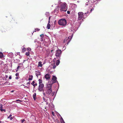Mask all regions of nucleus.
<instances>
[{
	"label": "nucleus",
	"mask_w": 123,
	"mask_h": 123,
	"mask_svg": "<svg viewBox=\"0 0 123 123\" xmlns=\"http://www.w3.org/2000/svg\"><path fill=\"white\" fill-rule=\"evenodd\" d=\"M86 5H88V4L87 3H86Z\"/></svg>",
	"instance_id": "a18cd8bd"
},
{
	"label": "nucleus",
	"mask_w": 123,
	"mask_h": 123,
	"mask_svg": "<svg viewBox=\"0 0 123 123\" xmlns=\"http://www.w3.org/2000/svg\"><path fill=\"white\" fill-rule=\"evenodd\" d=\"M0 110L1 111H3V106L2 105V104L0 105Z\"/></svg>",
	"instance_id": "f3484780"
},
{
	"label": "nucleus",
	"mask_w": 123,
	"mask_h": 123,
	"mask_svg": "<svg viewBox=\"0 0 123 123\" xmlns=\"http://www.w3.org/2000/svg\"><path fill=\"white\" fill-rule=\"evenodd\" d=\"M55 64H54V65H53V66L52 68L53 69H55V68L56 67V66L55 65Z\"/></svg>",
	"instance_id": "5701e85b"
},
{
	"label": "nucleus",
	"mask_w": 123,
	"mask_h": 123,
	"mask_svg": "<svg viewBox=\"0 0 123 123\" xmlns=\"http://www.w3.org/2000/svg\"><path fill=\"white\" fill-rule=\"evenodd\" d=\"M35 83V82L34 81H33L31 83V84L33 86L34 88H35V86L37 85V83Z\"/></svg>",
	"instance_id": "1a4fd4ad"
},
{
	"label": "nucleus",
	"mask_w": 123,
	"mask_h": 123,
	"mask_svg": "<svg viewBox=\"0 0 123 123\" xmlns=\"http://www.w3.org/2000/svg\"><path fill=\"white\" fill-rule=\"evenodd\" d=\"M40 36L41 37V39H42H42L43 37H44V35L43 34H42L41 35H40Z\"/></svg>",
	"instance_id": "412c9836"
},
{
	"label": "nucleus",
	"mask_w": 123,
	"mask_h": 123,
	"mask_svg": "<svg viewBox=\"0 0 123 123\" xmlns=\"http://www.w3.org/2000/svg\"><path fill=\"white\" fill-rule=\"evenodd\" d=\"M19 77H16V78H15V79H18L19 78Z\"/></svg>",
	"instance_id": "f704fd0d"
},
{
	"label": "nucleus",
	"mask_w": 123,
	"mask_h": 123,
	"mask_svg": "<svg viewBox=\"0 0 123 123\" xmlns=\"http://www.w3.org/2000/svg\"><path fill=\"white\" fill-rule=\"evenodd\" d=\"M50 75L48 74H46L45 76V78L47 80H49L50 78Z\"/></svg>",
	"instance_id": "6e6552de"
},
{
	"label": "nucleus",
	"mask_w": 123,
	"mask_h": 123,
	"mask_svg": "<svg viewBox=\"0 0 123 123\" xmlns=\"http://www.w3.org/2000/svg\"><path fill=\"white\" fill-rule=\"evenodd\" d=\"M52 85V84H49L47 85L46 87V93L49 95L52 94V92L51 89Z\"/></svg>",
	"instance_id": "f257e3e1"
},
{
	"label": "nucleus",
	"mask_w": 123,
	"mask_h": 123,
	"mask_svg": "<svg viewBox=\"0 0 123 123\" xmlns=\"http://www.w3.org/2000/svg\"><path fill=\"white\" fill-rule=\"evenodd\" d=\"M36 93H34L33 94V98L35 100H36Z\"/></svg>",
	"instance_id": "9b49d317"
},
{
	"label": "nucleus",
	"mask_w": 123,
	"mask_h": 123,
	"mask_svg": "<svg viewBox=\"0 0 123 123\" xmlns=\"http://www.w3.org/2000/svg\"><path fill=\"white\" fill-rule=\"evenodd\" d=\"M2 122L1 121H0V123H1Z\"/></svg>",
	"instance_id": "de8ad7c7"
},
{
	"label": "nucleus",
	"mask_w": 123,
	"mask_h": 123,
	"mask_svg": "<svg viewBox=\"0 0 123 123\" xmlns=\"http://www.w3.org/2000/svg\"><path fill=\"white\" fill-rule=\"evenodd\" d=\"M12 116V115H11V114H10L9 116L8 117V118H10V117H11Z\"/></svg>",
	"instance_id": "c756f323"
},
{
	"label": "nucleus",
	"mask_w": 123,
	"mask_h": 123,
	"mask_svg": "<svg viewBox=\"0 0 123 123\" xmlns=\"http://www.w3.org/2000/svg\"><path fill=\"white\" fill-rule=\"evenodd\" d=\"M49 23H49V22H48V23L47 24V27L48 29H50V25L49 24Z\"/></svg>",
	"instance_id": "4468645a"
},
{
	"label": "nucleus",
	"mask_w": 123,
	"mask_h": 123,
	"mask_svg": "<svg viewBox=\"0 0 123 123\" xmlns=\"http://www.w3.org/2000/svg\"><path fill=\"white\" fill-rule=\"evenodd\" d=\"M15 75L16 76H19V74L18 73H17L16 74H15Z\"/></svg>",
	"instance_id": "a878e982"
},
{
	"label": "nucleus",
	"mask_w": 123,
	"mask_h": 123,
	"mask_svg": "<svg viewBox=\"0 0 123 123\" xmlns=\"http://www.w3.org/2000/svg\"><path fill=\"white\" fill-rule=\"evenodd\" d=\"M27 84H30V81H29V82L27 83Z\"/></svg>",
	"instance_id": "e433bc0d"
},
{
	"label": "nucleus",
	"mask_w": 123,
	"mask_h": 123,
	"mask_svg": "<svg viewBox=\"0 0 123 123\" xmlns=\"http://www.w3.org/2000/svg\"><path fill=\"white\" fill-rule=\"evenodd\" d=\"M38 81H39V84H42V80L41 79H39L38 80Z\"/></svg>",
	"instance_id": "a211bd4d"
},
{
	"label": "nucleus",
	"mask_w": 123,
	"mask_h": 123,
	"mask_svg": "<svg viewBox=\"0 0 123 123\" xmlns=\"http://www.w3.org/2000/svg\"><path fill=\"white\" fill-rule=\"evenodd\" d=\"M64 123H65L64 122Z\"/></svg>",
	"instance_id": "8fccbe9b"
},
{
	"label": "nucleus",
	"mask_w": 123,
	"mask_h": 123,
	"mask_svg": "<svg viewBox=\"0 0 123 123\" xmlns=\"http://www.w3.org/2000/svg\"><path fill=\"white\" fill-rule=\"evenodd\" d=\"M56 79L57 78L56 76L54 75L53 76V77L52 79V80L53 81L52 83V84H53L56 82L57 81Z\"/></svg>",
	"instance_id": "0eeeda50"
},
{
	"label": "nucleus",
	"mask_w": 123,
	"mask_h": 123,
	"mask_svg": "<svg viewBox=\"0 0 123 123\" xmlns=\"http://www.w3.org/2000/svg\"><path fill=\"white\" fill-rule=\"evenodd\" d=\"M12 78V77H11V76H10L9 77V79H11Z\"/></svg>",
	"instance_id": "c9c22d12"
},
{
	"label": "nucleus",
	"mask_w": 123,
	"mask_h": 123,
	"mask_svg": "<svg viewBox=\"0 0 123 123\" xmlns=\"http://www.w3.org/2000/svg\"><path fill=\"white\" fill-rule=\"evenodd\" d=\"M53 51V49H52L51 50V53H52V52Z\"/></svg>",
	"instance_id": "4c0bfd02"
},
{
	"label": "nucleus",
	"mask_w": 123,
	"mask_h": 123,
	"mask_svg": "<svg viewBox=\"0 0 123 123\" xmlns=\"http://www.w3.org/2000/svg\"><path fill=\"white\" fill-rule=\"evenodd\" d=\"M42 62H38V67H42Z\"/></svg>",
	"instance_id": "ddd939ff"
},
{
	"label": "nucleus",
	"mask_w": 123,
	"mask_h": 123,
	"mask_svg": "<svg viewBox=\"0 0 123 123\" xmlns=\"http://www.w3.org/2000/svg\"><path fill=\"white\" fill-rule=\"evenodd\" d=\"M40 30V29L37 28L35 29V30L34 32H36L37 31H39Z\"/></svg>",
	"instance_id": "4be33fe9"
},
{
	"label": "nucleus",
	"mask_w": 123,
	"mask_h": 123,
	"mask_svg": "<svg viewBox=\"0 0 123 123\" xmlns=\"http://www.w3.org/2000/svg\"><path fill=\"white\" fill-rule=\"evenodd\" d=\"M24 86H25L24 87H27V86H24V85H23Z\"/></svg>",
	"instance_id": "49530a36"
},
{
	"label": "nucleus",
	"mask_w": 123,
	"mask_h": 123,
	"mask_svg": "<svg viewBox=\"0 0 123 123\" xmlns=\"http://www.w3.org/2000/svg\"><path fill=\"white\" fill-rule=\"evenodd\" d=\"M29 78L28 79V80H31L33 78V76L32 75H30L29 76Z\"/></svg>",
	"instance_id": "f8f14e48"
},
{
	"label": "nucleus",
	"mask_w": 123,
	"mask_h": 123,
	"mask_svg": "<svg viewBox=\"0 0 123 123\" xmlns=\"http://www.w3.org/2000/svg\"><path fill=\"white\" fill-rule=\"evenodd\" d=\"M43 94L44 95V97L45 96V94L44 92L43 93Z\"/></svg>",
	"instance_id": "58836bf2"
},
{
	"label": "nucleus",
	"mask_w": 123,
	"mask_h": 123,
	"mask_svg": "<svg viewBox=\"0 0 123 123\" xmlns=\"http://www.w3.org/2000/svg\"><path fill=\"white\" fill-rule=\"evenodd\" d=\"M67 13L68 14H69L70 13V11H68L67 12Z\"/></svg>",
	"instance_id": "473e14b6"
},
{
	"label": "nucleus",
	"mask_w": 123,
	"mask_h": 123,
	"mask_svg": "<svg viewBox=\"0 0 123 123\" xmlns=\"http://www.w3.org/2000/svg\"><path fill=\"white\" fill-rule=\"evenodd\" d=\"M8 83V82H6L5 83V84H7Z\"/></svg>",
	"instance_id": "37998d69"
},
{
	"label": "nucleus",
	"mask_w": 123,
	"mask_h": 123,
	"mask_svg": "<svg viewBox=\"0 0 123 123\" xmlns=\"http://www.w3.org/2000/svg\"><path fill=\"white\" fill-rule=\"evenodd\" d=\"M14 92V91H13V90H12V91H11V92Z\"/></svg>",
	"instance_id": "c03bdc74"
},
{
	"label": "nucleus",
	"mask_w": 123,
	"mask_h": 123,
	"mask_svg": "<svg viewBox=\"0 0 123 123\" xmlns=\"http://www.w3.org/2000/svg\"><path fill=\"white\" fill-rule=\"evenodd\" d=\"M12 117H11L10 118V120H12Z\"/></svg>",
	"instance_id": "ea45409f"
},
{
	"label": "nucleus",
	"mask_w": 123,
	"mask_h": 123,
	"mask_svg": "<svg viewBox=\"0 0 123 123\" xmlns=\"http://www.w3.org/2000/svg\"><path fill=\"white\" fill-rule=\"evenodd\" d=\"M44 85L43 84H39L38 90L40 91H42L43 90Z\"/></svg>",
	"instance_id": "423d86ee"
},
{
	"label": "nucleus",
	"mask_w": 123,
	"mask_h": 123,
	"mask_svg": "<svg viewBox=\"0 0 123 123\" xmlns=\"http://www.w3.org/2000/svg\"><path fill=\"white\" fill-rule=\"evenodd\" d=\"M16 101H20V102H21L22 101V100H21L19 99H17L16 100Z\"/></svg>",
	"instance_id": "393cba45"
},
{
	"label": "nucleus",
	"mask_w": 123,
	"mask_h": 123,
	"mask_svg": "<svg viewBox=\"0 0 123 123\" xmlns=\"http://www.w3.org/2000/svg\"><path fill=\"white\" fill-rule=\"evenodd\" d=\"M26 50V49L25 48H24L22 49V52H24Z\"/></svg>",
	"instance_id": "aec40b11"
},
{
	"label": "nucleus",
	"mask_w": 123,
	"mask_h": 123,
	"mask_svg": "<svg viewBox=\"0 0 123 123\" xmlns=\"http://www.w3.org/2000/svg\"><path fill=\"white\" fill-rule=\"evenodd\" d=\"M58 23L60 25L65 26L67 24L66 20L65 19H62L58 21Z\"/></svg>",
	"instance_id": "7ed1b4c3"
},
{
	"label": "nucleus",
	"mask_w": 123,
	"mask_h": 123,
	"mask_svg": "<svg viewBox=\"0 0 123 123\" xmlns=\"http://www.w3.org/2000/svg\"><path fill=\"white\" fill-rule=\"evenodd\" d=\"M52 115L53 116H54V115H55V114H54V112H53V111H52Z\"/></svg>",
	"instance_id": "2f4dec72"
},
{
	"label": "nucleus",
	"mask_w": 123,
	"mask_h": 123,
	"mask_svg": "<svg viewBox=\"0 0 123 123\" xmlns=\"http://www.w3.org/2000/svg\"><path fill=\"white\" fill-rule=\"evenodd\" d=\"M20 66H18V67H17V70H16V72H17V71L18 70V68H19V67Z\"/></svg>",
	"instance_id": "c85d7f7f"
},
{
	"label": "nucleus",
	"mask_w": 123,
	"mask_h": 123,
	"mask_svg": "<svg viewBox=\"0 0 123 123\" xmlns=\"http://www.w3.org/2000/svg\"><path fill=\"white\" fill-rule=\"evenodd\" d=\"M46 104H48V103H46Z\"/></svg>",
	"instance_id": "09e8293b"
},
{
	"label": "nucleus",
	"mask_w": 123,
	"mask_h": 123,
	"mask_svg": "<svg viewBox=\"0 0 123 123\" xmlns=\"http://www.w3.org/2000/svg\"><path fill=\"white\" fill-rule=\"evenodd\" d=\"M25 121V120L24 119H23L21 121L22 123H23V122H24Z\"/></svg>",
	"instance_id": "cd10ccee"
},
{
	"label": "nucleus",
	"mask_w": 123,
	"mask_h": 123,
	"mask_svg": "<svg viewBox=\"0 0 123 123\" xmlns=\"http://www.w3.org/2000/svg\"><path fill=\"white\" fill-rule=\"evenodd\" d=\"M27 49L28 50L30 51L31 50V49L30 48H28Z\"/></svg>",
	"instance_id": "7c9ffc66"
},
{
	"label": "nucleus",
	"mask_w": 123,
	"mask_h": 123,
	"mask_svg": "<svg viewBox=\"0 0 123 123\" xmlns=\"http://www.w3.org/2000/svg\"><path fill=\"white\" fill-rule=\"evenodd\" d=\"M84 16L83 13L82 12H79L78 13V20H80Z\"/></svg>",
	"instance_id": "39448f33"
},
{
	"label": "nucleus",
	"mask_w": 123,
	"mask_h": 123,
	"mask_svg": "<svg viewBox=\"0 0 123 123\" xmlns=\"http://www.w3.org/2000/svg\"><path fill=\"white\" fill-rule=\"evenodd\" d=\"M36 76L38 77V75H40L41 73L39 71H37L36 72Z\"/></svg>",
	"instance_id": "9d476101"
},
{
	"label": "nucleus",
	"mask_w": 123,
	"mask_h": 123,
	"mask_svg": "<svg viewBox=\"0 0 123 123\" xmlns=\"http://www.w3.org/2000/svg\"><path fill=\"white\" fill-rule=\"evenodd\" d=\"M67 5L66 3L65 2L63 3L59 7L60 8V11L61 12H66L67 11Z\"/></svg>",
	"instance_id": "f03ea898"
},
{
	"label": "nucleus",
	"mask_w": 123,
	"mask_h": 123,
	"mask_svg": "<svg viewBox=\"0 0 123 123\" xmlns=\"http://www.w3.org/2000/svg\"><path fill=\"white\" fill-rule=\"evenodd\" d=\"M30 54V52H26L25 53V55L28 56H29Z\"/></svg>",
	"instance_id": "6ab92c4d"
},
{
	"label": "nucleus",
	"mask_w": 123,
	"mask_h": 123,
	"mask_svg": "<svg viewBox=\"0 0 123 123\" xmlns=\"http://www.w3.org/2000/svg\"><path fill=\"white\" fill-rule=\"evenodd\" d=\"M60 63V61L59 60H57L56 62V64L57 66H58Z\"/></svg>",
	"instance_id": "2eb2a0df"
},
{
	"label": "nucleus",
	"mask_w": 123,
	"mask_h": 123,
	"mask_svg": "<svg viewBox=\"0 0 123 123\" xmlns=\"http://www.w3.org/2000/svg\"><path fill=\"white\" fill-rule=\"evenodd\" d=\"M62 52V51L60 49H58L56 50L55 55L57 59H59V58L60 57Z\"/></svg>",
	"instance_id": "20e7f679"
},
{
	"label": "nucleus",
	"mask_w": 123,
	"mask_h": 123,
	"mask_svg": "<svg viewBox=\"0 0 123 123\" xmlns=\"http://www.w3.org/2000/svg\"><path fill=\"white\" fill-rule=\"evenodd\" d=\"M4 111L5 112H6V110L5 109H3V111Z\"/></svg>",
	"instance_id": "a19ab883"
},
{
	"label": "nucleus",
	"mask_w": 123,
	"mask_h": 123,
	"mask_svg": "<svg viewBox=\"0 0 123 123\" xmlns=\"http://www.w3.org/2000/svg\"><path fill=\"white\" fill-rule=\"evenodd\" d=\"M50 18H50V17H49V21H48V22H49V23H50Z\"/></svg>",
	"instance_id": "bb28decb"
},
{
	"label": "nucleus",
	"mask_w": 123,
	"mask_h": 123,
	"mask_svg": "<svg viewBox=\"0 0 123 123\" xmlns=\"http://www.w3.org/2000/svg\"><path fill=\"white\" fill-rule=\"evenodd\" d=\"M43 99L44 101H45L46 102L47 100H46L45 98L44 97H43Z\"/></svg>",
	"instance_id": "b1692460"
},
{
	"label": "nucleus",
	"mask_w": 123,
	"mask_h": 123,
	"mask_svg": "<svg viewBox=\"0 0 123 123\" xmlns=\"http://www.w3.org/2000/svg\"><path fill=\"white\" fill-rule=\"evenodd\" d=\"M93 10H94V8H92L91 10V12Z\"/></svg>",
	"instance_id": "72a5a7b5"
},
{
	"label": "nucleus",
	"mask_w": 123,
	"mask_h": 123,
	"mask_svg": "<svg viewBox=\"0 0 123 123\" xmlns=\"http://www.w3.org/2000/svg\"><path fill=\"white\" fill-rule=\"evenodd\" d=\"M62 120L63 121V119L62 118V117L61 118V120Z\"/></svg>",
	"instance_id": "79ce46f5"
},
{
	"label": "nucleus",
	"mask_w": 123,
	"mask_h": 123,
	"mask_svg": "<svg viewBox=\"0 0 123 123\" xmlns=\"http://www.w3.org/2000/svg\"><path fill=\"white\" fill-rule=\"evenodd\" d=\"M4 55L1 52H0V58H1L3 57Z\"/></svg>",
	"instance_id": "dca6fc26"
}]
</instances>
